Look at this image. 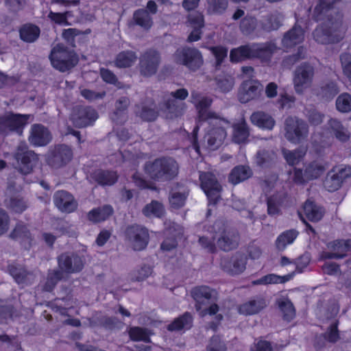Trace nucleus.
I'll use <instances>...</instances> for the list:
<instances>
[{
    "label": "nucleus",
    "instance_id": "f257e3e1",
    "mask_svg": "<svg viewBox=\"0 0 351 351\" xmlns=\"http://www.w3.org/2000/svg\"><path fill=\"white\" fill-rule=\"evenodd\" d=\"M340 0H318L313 12V19L323 21L313 32L314 40L322 45L337 43L343 38L342 19L339 14L335 17L332 12Z\"/></svg>",
    "mask_w": 351,
    "mask_h": 351
},
{
    "label": "nucleus",
    "instance_id": "f03ea898",
    "mask_svg": "<svg viewBox=\"0 0 351 351\" xmlns=\"http://www.w3.org/2000/svg\"><path fill=\"white\" fill-rule=\"evenodd\" d=\"M144 171L154 181L169 182L178 176L179 165L173 157L160 156L153 161L146 162Z\"/></svg>",
    "mask_w": 351,
    "mask_h": 351
},
{
    "label": "nucleus",
    "instance_id": "7ed1b4c3",
    "mask_svg": "<svg viewBox=\"0 0 351 351\" xmlns=\"http://www.w3.org/2000/svg\"><path fill=\"white\" fill-rule=\"evenodd\" d=\"M206 122L208 125L206 128L205 138L210 149H217L223 144L227 137L226 129L229 127L230 122L219 116Z\"/></svg>",
    "mask_w": 351,
    "mask_h": 351
},
{
    "label": "nucleus",
    "instance_id": "20e7f679",
    "mask_svg": "<svg viewBox=\"0 0 351 351\" xmlns=\"http://www.w3.org/2000/svg\"><path fill=\"white\" fill-rule=\"evenodd\" d=\"M49 59L52 66L61 72L71 69L79 61L77 55L62 44H58L51 49Z\"/></svg>",
    "mask_w": 351,
    "mask_h": 351
},
{
    "label": "nucleus",
    "instance_id": "39448f33",
    "mask_svg": "<svg viewBox=\"0 0 351 351\" xmlns=\"http://www.w3.org/2000/svg\"><path fill=\"white\" fill-rule=\"evenodd\" d=\"M124 236L134 251L145 250L150 239L149 230L138 223L128 225L124 230Z\"/></svg>",
    "mask_w": 351,
    "mask_h": 351
},
{
    "label": "nucleus",
    "instance_id": "423d86ee",
    "mask_svg": "<svg viewBox=\"0 0 351 351\" xmlns=\"http://www.w3.org/2000/svg\"><path fill=\"white\" fill-rule=\"evenodd\" d=\"M285 138L291 143L299 144L306 139L308 125L296 117H288L285 121Z\"/></svg>",
    "mask_w": 351,
    "mask_h": 351
},
{
    "label": "nucleus",
    "instance_id": "0eeeda50",
    "mask_svg": "<svg viewBox=\"0 0 351 351\" xmlns=\"http://www.w3.org/2000/svg\"><path fill=\"white\" fill-rule=\"evenodd\" d=\"M29 118L30 114L14 113L12 112L0 116V134H7L14 132L22 134Z\"/></svg>",
    "mask_w": 351,
    "mask_h": 351
},
{
    "label": "nucleus",
    "instance_id": "6e6552de",
    "mask_svg": "<svg viewBox=\"0 0 351 351\" xmlns=\"http://www.w3.org/2000/svg\"><path fill=\"white\" fill-rule=\"evenodd\" d=\"M174 57L176 63L185 66L192 71L198 70L204 62L202 53L194 47L179 48L176 51Z\"/></svg>",
    "mask_w": 351,
    "mask_h": 351
},
{
    "label": "nucleus",
    "instance_id": "1a4fd4ad",
    "mask_svg": "<svg viewBox=\"0 0 351 351\" xmlns=\"http://www.w3.org/2000/svg\"><path fill=\"white\" fill-rule=\"evenodd\" d=\"M98 118V112L95 108L84 105L74 106L70 114V120L78 128L93 125Z\"/></svg>",
    "mask_w": 351,
    "mask_h": 351
},
{
    "label": "nucleus",
    "instance_id": "9d476101",
    "mask_svg": "<svg viewBox=\"0 0 351 351\" xmlns=\"http://www.w3.org/2000/svg\"><path fill=\"white\" fill-rule=\"evenodd\" d=\"M315 75V67L309 62H304L298 65L293 74L294 89L298 94L311 87Z\"/></svg>",
    "mask_w": 351,
    "mask_h": 351
},
{
    "label": "nucleus",
    "instance_id": "9b49d317",
    "mask_svg": "<svg viewBox=\"0 0 351 351\" xmlns=\"http://www.w3.org/2000/svg\"><path fill=\"white\" fill-rule=\"evenodd\" d=\"M160 62L161 56L158 50L153 48L147 49L139 58L140 73L146 77L154 75L158 70Z\"/></svg>",
    "mask_w": 351,
    "mask_h": 351
},
{
    "label": "nucleus",
    "instance_id": "f8f14e48",
    "mask_svg": "<svg viewBox=\"0 0 351 351\" xmlns=\"http://www.w3.org/2000/svg\"><path fill=\"white\" fill-rule=\"evenodd\" d=\"M71 148L64 144L56 145L47 152L46 161L52 168L59 169L66 165L73 158Z\"/></svg>",
    "mask_w": 351,
    "mask_h": 351
},
{
    "label": "nucleus",
    "instance_id": "ddd939ff",
    "mask_svg": "<svg viewBox=\"0 0 351 351\" xmlns=\"http://www.w3.org/2000/svg\"><path fill=\"white\" fill-rule=\"evenodd\" d=\"M200 186L207 196L210 204L215 205L220 200L222 187L215 176L210 172H201L199 174Z\"/></svg>",
    "mask_w": 351,
    "mask_h": 351
},
{
    "label": "nucleus",
    "instance_id": "4468645a",
    "mask_svg": "<svg viewBox=\"0 0 351 351\" xmlns=\"http://www.w3.org/2000/svg\"><path fill=\"white\" fill-rule=\"evenodd\" d=\"M14 158L19 167V171L27 175L32 172L38 160L37 154L25 146H18L14 154Z\"/></svg>",
    "mask_w": 351,
    "mask_h": 351
},
{
    "label": "nucleus",
    "instance_id": "2eb2a0df",
    "mask_svg": "<svg viewBox=\"0 0 351 351\" xmlns=\"http://www.w3.org/2000/svg\"><path fill=\"white\" fill-rule=\"evenodd\" d=\"M263 91V85L258 80H244L238 91V99L241 104L252 100H259Z\"/></svg>",
    "mask_w": 351,
    "mask_h": 351
},
{
    "label": "nucleus",
    "instance_id": "dca6fc26",
    "mask_svg": "<svg viewBox=\"0 0 351 351\" xmlns=\"http://www.w3.org/2000/svg\"><path fill=\"white\" fill-rule=\"evenodd\" d=\"M163 233L165 237L160 245V249L167 252L176 249L178 244V240L183 234L181 226L175 221H166Z\"/></svg>",
    "mask_w": 351,
    "mask_h": 351
},
{
    "label": "nucleus",
    "instance_id": "f3484780",
    "mask_svg": "<svg viewBox=\"0 0 351 351\" xmlns=\"http://www.w3.org/2000/svg\"><path fill=\"white\" fill-rule=\"evenodd\" d=\"M53 203L56 207L64 213H74L78 207L77 201L73 194L65 190H58L53 194Z\"/></svg>",
    "mask_w": 351,
    "mask_h": 351
},
{
    "label": "nucleus",
    "instance_id": "a211bd4d",
    "mask_svg": "<svg viewBox=\"0 0 351 351\" xmlns=\"http://www.w3.org/2000/svg\"><path fill=\"white\" fill-rule=\"evenodd\" d=\"M240 241L238 230L233 227L225 226L217 239V243L220 250L229 252L237 249Z\"/></svg>",
    "mask_w": 351,
    "mask_h": 351
},
{
    "label": "nucleus",
    "instance_id": "6ab92c4d",
    "mask_svg": "<svg viewBox=\"0 0 351 351\" xmlns=\"http://www.w3.org/2000/svg\"><path fill=\"white\" fill-rule=\"evenodd\" d=\"M52 140V134L49 130L41 123L32 125L28 141L34 147H45Z\"/></svg>",
    "mask_w": 351,
    "mask_h": 351
},
{
    "label": "nucleus",
    "instance_id": "aec40b11",
    "mask_svg": "<svg viewBox=\"0 0 351 351\" xmlns=\"http://www.w3.org/2000/svg\"><path fill=\"white\" fill-rule=\"evenodd\" d=\"M58 265L59 269L68 274L78 273L84 268L82 258L75 254H61L58 257Z\"/></svg>",
    "mask_w": 351,
    "mask_h": 351
},
{
    "label": "nucleus",
    "instance_id": "412c9836",
    "mask_svg": "<svg viewBox=\"0 0 351 351\" xmlns=\"http://www.w3.org/2000/svg\"><path fill=\"white\" fill-rule=\"evenodd\" d=\"M189 195V190L184 184L176 182L170 189L169 202L170 207L178 210L186 204Z\"/></svg>",
    "mask_w": 351,
    "mask_h": 351
},
{
    "label": "nucleus",
    "instance_id": "4be33fe9",
    "mask_svg": "<svg viewBox=\"0 0 351 351\" xmlns=\"http://www.w3.org/2000/svg\"><path fill=\"white\" fill-rule=\"evenodd\" d=\"M246 264L245 257L240 253H236L230 258H224L221 262L223 269L232 276L241 274L245 269Z\"/></svg>",
    "mask_w": 351,
    "mask_h": 351
},
{
    "label": "nucleus",
    "instance_id": "5701e85b",
    "mask_svg": "<svg viewBox=\"0 0 351 351\" xmlns=\"http://www.w3.org/2000/svg\"><path fill=\"white\" fill-rule=\"evenodd\" d=\"M252 49L253 59H259L262 62H268L276 51L277 47L271 42L253 43Z\"/></svg>",
    "mask_w": 351,
    "mask_h": 351
},
{
    "label": "nucleus",
    "instance_id": "b1692460",
    "mask_svg": "<svg viewBox=\"0 0 351 351\" xmlns=\"http://www.w3.org/2000/svg\"><path fill=\"white\" fill-rule=\"evenodd\" d=\"M304 39V29L295 24L291 29L285 33L281 43L282 46L287 51L302 43Z\"/></svg>",
    "mask_w": 351,
    "mask_h": 351
},
{
    "label": "nucleus",
    "instance_id": "393cba45",
    "mask_svg": "<svg viewBox=\"0 0 351 351\" xmlns=\"http://www.w3.org/2000/svg\"><path fill=\"white\" fill-rule=\"evenodd\" d=\"M90 178L100 186H112L118 181L119 175L117 171L99 169L91 173Z\"/></svg>",
    "mask_w": 351,
    "mask_h": 351
},
{
    "label": "nucleus",
    "instance_id": "a878e982",
    "mask_svg": "<svg viewBox=\"0 0 351 351\" xmlns=\"http://www.w3.org/2000/svg\"><path fill=\"white\" fill-rule=\"evenodd\" d=\"M213 99L208 97H202L197 102H195V107L197 111V117L199 121H207L219 115L213 111L208 110L212 106Z\"/></svg>",
    "mask_w": 351,
    "mask_h": 351
},
{
    "label": "nucleus",
    "instance_id": "bb28decb",
    "mask_svg": "<svg viewBox=\"0 0 351 351\" xmlns=\"http://www.w3.org/2000/svg\"><path fill=\"white\" fill-rule=\"evenodd\" d=\"M232 141L237 144L245 143L250 136V128L244 118L232 125Z\"/></svg>",
    "mask_w": 351,
    "mask_h": 351
},
{
    "label": "nucleus",
    "instance_id": "cd10ccee",
    "mask_svg": "<svg viewBox=\"0 0 351 351\" xmlns=\"http://www.w3.org/2000/svg\"><path fill=\"white\" fill-rule=\"evenodd\" d=\"M265 307V300L263 298H258L240 304L238 306V311L244 315H252L258 313Z\"/></svg>",
    "mask_w": 351,
    "mask_h": 351
},
{
    "label": "nucleus",
    "instance_id": "c85d7f7f",
    "mask_svg": "<svg viewBox=\"0 0 351 351\" xmlns=\"http://www.w3.org/2000/svg\"><path fill=\"white\" fill-rule=\"evenodd\" d=\"M193 323V317L191 313L185 312L169 324L167 329L171 332L189 330L192 328Z\"/></svg>",
    "mask_w": 351,
    "mask_h": 351
},
{
    "label": "nucleus",
    "instance_id": "c756f323",
    "mask_svg": "<svg viewBox=\"0 0 351 351\" xmlns=\"http://www.w3.org/2000/svg\"><path fill=\"white\" fill-rule=\"evenodd\" d=\"M252 59V44L243 45L232 48L230 51V61L232 63L236 64Z\"/></svg>",
    "mask_w": 351,
    "mask_h": 351
},
{
    "label": "nucleus",
    "instance_id": "7c9ffc66",
    "mask_svg": "<svg viewBox=\"0 0 351 351\" xmlns=\"http://www.w3.org/2000/svg\"><path fill=\"white\" fill-rule=\"evenodd\" d=\"M252 123L259 128L271 130L274 128L276 121L274 118L262 111L254 112L250 116Z\"/></svg>",
    "mask_w": 351,
    "mask_h": 351
},
{
    "label": "nucleus",
    "instance_id": "2f4dec72",
    "mask_svg": "<svg viewBox=\"0 0 351 351\" xmlns=\"http://www.w3.org/2000/svg\"><path fill=\"white\" fill-rule=\"evenodd\" d=\"M252 176V171L249 166L237 165L234 167L230 171L228 180L234 185L238 184Z\"/></svg>",
    "mask_w": 351,
    "mask_h": 351
},
{
    "label": "nucleus",
    "instance_id": "473e14b6",
    "mask_svg": "<svg viewBox=\"0 0 351 351\" xmlns=\"http://www.w3.org/2000/svg\"><path fill=\"white\" fill-rule=\"evenodd\" d=\"M339 92L337 84L332 80L322 82L317 90V96L325 100L332 99Z\"/></svg>",
    "mask_w": 351,
    "mask_h": 351
},
{
    "label": "nucleus",
    "instance_id": "72a5a7b5",
    "mask_svg": "<svg viewBox=\"0 0 351 351\" xmlns=\"http://www.w3.org/2000/svg\"><path fill=\"white\" fill-rule=\"evenodd\" d=\"M114 213L112 206L106 204L101 207L92 209L88 213L89 221L93 223H99L108 219Z\"/></svg>",
    "mask_w": 351,
    "mask_h": 351
},
{
    "label": "nucleus",
    "instance_id": "f704fd0d",
    "mask_svg": "<svg viewBox=\"0 0 351 351\" xmlns=\"http://www.w3.org/2000/svg\"><path fill=\"white\" fill-rule=\"evenodd\" d=\"M132 19L136 25L141 27L145 31L149 30L154 25L152 16L144 8L135 10Z\"/></svg>",
    "mask_w": 351,
    "mask_h": 351
},
{
    "label": "nucleus",
    "instance_id": "c9c22d12",
    "mask_svg": "<svg viewBox=\"0 0 351 351\" xmlns=\"http://www.w3.org/2000/svg\"><path fill=\"white\" fill-rule=\"evenodd\" d=\"M293 276V274H288L284 276H279L276 274H269L262 276L261 278L252 280V285H268L276 284H284L289 281Z\"/></svg>",
    "mask_w": 351,
    "mask_h": 351
},
{
    "label": "nucleus",
    "instance_id": "e433bc0d",
    "mask_svg": "<svg viewBox=\"0 0 351 351\" xmlns=\"http://www.w3.org/2000/svg\"><path fill=\"white\" fill-rule=\"evenodd\" d=\"M338 326V321L332 323L328 327L326 331L320 335L317 341V344L321 348L324 347V342L320 343V341H322V339L324 341H327L331 343H336L340 339V334Z\"/></svg>",
    "mask_w": 351,
    "mask_h": 351
},
{
    "label": "nucleus",
    "instance_id": "4c0bfd02",
    "mask_svg": "<svg viewBox=\"0 0 351 351\" xmlns=\"http://www.w3.org/2000/svg\"><path fill=\"white\" fill-rule=\"evenodd\" d=\"M40 34V28L31 23L25 24L19 29L20 38L26 43H34L38 39Z\"/></svg>",
    "mask_w": 351,
    "mask_h": 351
},
{
    "label": "nucleus",
    "instance_id": "58836bf2",
    "mask_svg": "<svg viewBox=\"0 0 351 351\" xmlns=\"http://www.w3.org/2000/svg\"><path fill=\"white\" fill-rule=\"evenodd\" d=\"M137 59L136 52L125 50L119 52L115 58L114 64L118 68H128L133 65Z\"/></svg>",
    "mask_w": 351,
    "mask_h": 351
},
{
    "label": "nucleus",
    "instance_id": "ea45409f",
    "mask_svg": "<svg viewBox=\"0 0 351 351\" xmlns=\"http://www.w3.org/2000/svg\"><path fill=\"white\" fill-rule=\"evenodd\" d=\"M8 270L10 275L12 276L14 281L18 285L25 284L27 282L29 272L25 267L19 264L12 263L8 265Z\"/></svg>",
    "mask_w": 351,
    "mask_h": 351
},
{
    "label": "nucleus",
    "instance_id": "a19ab883",
    "mask_svg": "<svg viewBox=\"0 0 351 351\" xmlns=\"http://www.w3.org/2000/svg\"><path fill=\"white\" fill-rule=\"evenodd\" d=\"M298 236V232L294 229L284 231L278 235L276 240V248L283 251L288 245L293 243Z\"/></svg>",
    "mask_w": 351,
    "mask_h": 351
},
{
    "label": "nucleus",
    "instance_id": "79ce46f5",
    "mask_svg": "<svg viewBox=\"0 0 351 351\" xmlns=\"http://www.w3.org/2000/svg\"><path fill=\"white\" fill-rule=\"evenodd\" d=\"M151 332L146 328L132 326L128 330V335L132 341L151 343Z\"/></svg>",
    "mask_w": 351,
    "mask_h": 351
},
{
    "label": "nucleus",
    "instance_id": "37998d69",
    "mask_svg": "<svg viewBox=\"0 0 351 351\" xmlns=\"http://www.w3.org/2000/svg\"><path fill=\"white\" fill-rule=\"evenodd\" d=\"M328 125L337 139L341 142H346L349 140L350 134L340 121L331 118L329 119Z\"/></svg>",
    "mask_w": 351,
    "mask_h": 351
},
{
    "label": "nucleus",
    "instance_id": "c03bdc74",
    "mask_svg": "<svg viewBox=\"0 0 351 351\" xmlns=\"http://www.w3.org/2000/svg\"><path fill=\"white\" fill-rule=\"evenodd\" d=\"M258 25L257 19L255 16L247 14L241 20L239 29L243 35L250 36L256 29Z\"/></svg>",
    "mask_w": 351,
    "mask_h": 351
},
{
    "label": "nucleus",
    "instance_id": "a18cd8bd",
    "mask_svg": "<svg viewBox=\"0 0 351 351\" xmlns=\"http://www.w3.org/2000/svg\"><path fill=\"white\" fill-rule=\"evenodd\" d=\"M327 247L335 254H343L344 258L351 248V239H336L328 243Z\"/></svg>",
    "mask_w": 351,
    "mask_h": 351
},
{
    "label": "nucleus",
    "instance_id": "49530a36",
    "mask_svg": "<svg viewBox=\"0 0 351 351\" xmlns=\"http://www.w3.org/2000/svg\"><path fill=\"white\" fill-rule=\"evenodd\" d=\"M306 217L311 221L317 222L322 219L323 215L319 208L312 201L306 200L303 206Z\"/></svg>",
    "mask_w": 351,
    "mask_h": 351
},
{
    "label": "nucleus",
    "instance_id": "de8ad7c7",
    "mask_svg": "<svg viewBox=\"0 0 351 351\" xmlns=\"http://www.w3.org/2000/svg\"><path fill=\"white\" fill-rule=\"evenodd\" d=\"M343 181L336 172V168H332L327 173V176L324 181L325 188L329 192L337 191L342 185Z\"/></svg>",
    "mask_w": 351,
    "mask_h": 351
},
{
    "label": "nucleus",
    "instance_id": "09e8293b",
    "mask_svg": "<svg viewBox=\"0 0 351 351\" xmlns=\"http://www.w3.org/2000/svg\"><path fill=\"white\" fill-rule=\"evenodd\" d=\"M278 308L282 314V319L287 322H290L296 315V311L293 302L287 299L278 302Z\"/></svg>",
    "mask_w": 351,
    "mask_h": 351
},
{
    "label": "nucleus",
    "instance_id": "8fccbe9b",
    "mask_svg": "<svg viewBox=\"0 0 351 351\" xmlns=\"http://www.w3.org/2000/svg\"><path fill=\"white\" fill-rule=\"evenodd\" d=\"M260 25L262 30L269 32L278 29L281 26V22L277 14H269L263 17Z\"/></svg>",
    "mask_w": 351,
    "mask_h": 351
},
{
    "label": "nucleus",
    "instance_id": "3c124183",
    "mask_svg": "<svg viewBox=\"0 0 351 351\" xmlns=\"http://www.w3.org/2000/svg\"><path fill=\"white\" fill-rule=\"evenodd\" d=\"M164 107L168 113L171 114V118H177L182 115L186 106L184 103H180L175 99H169L165 101Z\"/></svg>",
    "mask_w": 351,
    "mask_h": 351
},
{
    "label": "nucleus",
    "instance_id": "603ef678",
    "mask_svg": "<svg viewBox=\"0 0 351 351\" xmlns=\"http://www.w3.org/2000/svg\"><path fill=\"white\" fill-rule=\"evenodd\" d=\"M130 104V100L127 97L119 98L115 104V110L113 112V121L117 123H121V117L125 114Z\"/></svg>",
    "mask_w": 351,
    "mask_h": 351
},
{
    "label": "nucleus",
    "instance_id": "864d4df0",
    "mask_svg": "<svg viewBox=\"0 0 351 351\" xmlns=\"http://www.w3.org/2000/svg\"><path fill=\"white\" fill-rule=\"evenodd\" d=\"M142 212L146 217L154 215L160 218L164 215V207L158 201L152 200L149 204H147L144 206Z\"/></svg>",
    "mask_w": 351,
    "mask_h": 351
},
{
    "label": "nucleus",
    "instance_id": "5fc2aeb1",
    "mask_svg": "<svg viewBox=\"0 0 351 351\" xmlns=\"http://www.w3.org/2000/svg\"><path fill=\"white\" fill-rule=\"evenodd\" d=\"M72 306L70 298H56L52 302H51V308L57 312L60 313L62 315H67L68 311Z\"/></svg>",
    "mask_w": 351,
    "mask_h": 351
},
{
    "label": "nucleus",
    "instance_id": "6e6d98bb",
    "mask_svg": "<svg viewBox=\"0 0 351 351\" xmlns=\"http://www.w3.org/2000/svg\"><path fill=\"white\" fill-rule=\"evenodd\" d=\"M214 290L206 285L197 286L192 289L191 295L193 299L199 302L201 300H210Z\"/></svg>",
    "mask_w": 351,
    "mask_h": 351
},
{
    "label": "nucleus",
    "instance_id": "4d7b16f0",
    "mask_svg": "<svg viewBox=\"0 0 351 351\" xmlns=\"http://www.w3.org/2000/svg\"><path fill=\"white\" fill-rule=\"evenodd\" d=\"M324 171V167L315 162L309 163L304 169V177L310 181L319 178Z\"/></svg>",
    "mask_w": 351,
    "mask_h": 351
},
{
    "label": "nucleus",
    "instance_id": "13d9d810",
    "mask_svg": "<svg viewBox=\"0 0 351 351\" xmlns=\"http://www.w3.org/2000/svg\"><path fill=\"white\" fill-rule=\"evenodd\" d=\"M337 110L342 113L351 112V95L348 93L340 94L335 102Z\"/></svg>",
    "mask_w": 351,
    "mask_h": 351
},
{
    "label": "nucleus",
    "instance_id": "bf43d9fd",
    "mask_svg": "<svg viewBox=\"0 0 351 351\" xmlns=\"http://www.w3.org/2000/svg\"><path fill=\"white\" fill-rule=\"evenodd\" d=\"M11 237L23 241L31 240V233L27 226L23 223H17L10 233Z\"/></svg>",
    "mask_w": 351,
    "mask_h": 351
},
{
    "label": "nucleus",
    "instance_id": "052dcab7",
    "mask_svg": "<svg viewBox=\"0 0 351 351\" xmlns=\"http://www.w3.org/2000/svg\"><path fill=\"white\" fill-rule=\"evenodd\" d=\"M208 12L210 14H222L228 5V0H207Z\"/></svg>",
    "mask_w": 351,
    "mask_h": 351
},
{
    "label": "nucleus",
    "instance_id": "680f3d73",
    "mask_svg": "<svg viewBox=\"0 0 351 351\" xmlns=\"http://www.w3.org/2000/svg\"><path fill=\"white\" fill-rule=\"evenodd\" d=\"M282 154L287 164L293 167L298 165L304 156V154L299 149L290 151L285 149Z\"/></svg>",
    "mask_w": 351,
    "mask_h": 351
},
{
    "label": "nucleus",
    "instance_id": "e2e57ef3",
    "mask_svg": "<svg viewBox=\"0 0 351 351\" xmlns=\"http://www.w3.org/2000/svg\"><path fill=\"white\" fill-rule=\"evenodd\" d=\"M273 160V154L267 150H259L256 154V163L260 167H269Z\"/></svg>",
    "mask_w": 351,
    "mask_h": 351
},
{
    "label": "nucleus",
    "instance_id": "0e129e2a",
    "mask_svg": "<svg viewBox=\"0 0 351 351\" xmlns=\"http://www.w3.org/2000/svg\"><path fill=\"white\" fill-rule=\"evenodd\" d=\"M206 351H227V346L219 335H214L210 339Z\"/></svg>",
    "mask_w": 351,
    "mask_h": 351
},
{
    "label": "nucleus",
    "instance_id": "69168bd1",
    "mask_svg": "<svg viewBox=\"0 0 351 351\" xmlns=\"http://www.w3.org/2000/svg\"><path fill=\"white\" fill-rule=\"evenodd\" d=\"M210 51L215 58V67L221 66L228 56V49L221 45L214 46L210 48Z\"/></svg>",
    "mask_w": 351,
    "mask_h": 351
},
{
    "label": "nucleus",
    "instance_id": "338daca9",
    "mask_svg": "<svg viewBox=\"0 0 351 351\" xmlns=\"http://www.w3.org/2000/svg\"><path fill=\"white\" fill-rule=\"evenodd\" d=\"M189 25L192 28L203 29L205 25L204 16L202 12H196L187 16Z\"/></svg>",
    "mask_w": 351,
    "mask_h": 351
},
{
    "label": "nucleus",
    "instance_id": "774afa93",
    "mask_svg": "<svg viewBox=\"0 0 351 351\" xmlns=\"http://www.w3.org/2000/svg\"><path fill=\"white\" fill-rule=\"evenodd\" d=\"M343 74L351 82V54L347 52L342 53L340 56Z\"/></svg>",
    "mask_w": 351,
    "mask_h": 351
}]
</instances>
